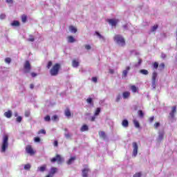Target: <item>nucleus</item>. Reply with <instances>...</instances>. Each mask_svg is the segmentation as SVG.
Here are the masks:
<instances>
[{
    "instance_id": "nucleus-1",
    "label": "nucleus",
    "mask_w": 177,
    "mask_h": 177,
    "mask_svg": "<svg viewBox=\"0 0 177 177\" xmlns=\"http://www.w3.org/2000/svg\"><path fill=\"white\" fill-rule=\"evenodd\" d=\"M62 68V65L59 63L55 64L50 70V74L52 77H56L59 75V71Z\"/></svg>"
},
{
    "instance_id": "nucleus-2",
    "label": "nucleus",
    "mask_w": 177,
    "mask_h": 177,
    "mask_svg": "<svg viewBox=\"0 0 177 177\" xmlns=\"http://www.w3.org/2000/svg\"><path fill=\"white\" fill-rule=\"evenodd\" d=\"M9 137L8 136V135H5L3 137V142H2V145H1V151L2 153H5V151H6V149H8V146H9Z\"/></svg>"
},
{
    "instance_id": "nucleus-3",
    "label": "nucleus",
    "mask_w": 177,
    "mask_h": 177,
    "mask_svg": "<svg viewBox=\"0 0 177 177\" xmlns=\"http://www.w3.org/2000/svg\"><path fill=\"white\" fill-rule=\"evenodd\" d=\"M114 41L117 42L119 45L122 46H125V39L122 37L120 35H116L114 37Z\"/></svg>"
},
{
    "instance_id": "nucleus-4",
    "label": "nucleus",
    "mask_w": 177,
    "mask_h": 177,
    "mask_svg": "<svg viewBox=\"0 0 177 177\" xmlns=\"http://www.w3.org/2000/svg\"><path fill=\"white\" fill-rule=\"evenodd\" d=\"M51 162H57V164H62L63 162L64 159L62 158V156L57 154L55 158H51Z\"/></svg>"
},
{
    "instance_id": "nucleus-5",
    "label": "nucleus",
    "mask_w": 177,
    "mask_h": 177,
    "mask_svg": "<svg viewBox=\"0 0 177 177\" xmlns=\"http://www.w3.org/2000/svg\"><path fill=\"white\" fill-rule=\"evenodd\" d=\"M24 68L26 73H28L31 72V64H30V61L27 60L25 62L24 65Z\"/></svg>"
},
{
    "instance_id": "nucleus-6",
    "label": "nucleus",
    "mask_w": 177,
    "mask_h": 177,
    "mask_svg": "<svg viewBox=\"0 0 177 177\" xmlns=\"http://www.w3.org/2000/svg\"><path fill=\"white\" fill-rule=\"evenodd\" d=\"M26 151L30 156H34L35 154V151L32 149L31 145H27L26 147Z\"/></svg>"
},
{
    "instance_id": "nucleus-7",
    "label": "nucleus",
    "mask_w": 177,
    "mask_h": 177,
    "mask_svg": "<svg viewBox=\"0 0 177 177\" xmlns=\"http://www.w3.org/2000/svg\"><path fill=\"white\" fill-rule=\"evenodd\" d=\"M157 73L153 72L152 74V87L156 88V83L157 82Z\"/></svg>"
},
{
    "instance_id": "nucleus-8",
    "label": "nucleus",
    "mask_w": 177,
    "mask_h": 177,
    "mask_svg": "<svg viewBox=\"0 0 177 177\" xmlns=\"http://www.w3.org/2000/svg\"><path fill=\"white\" fill-rule=\"evenodd\" d=\"M133 156L134 157H136V156H138V143L136 142H133Z\"/></svg>"
},
{
    "instance_id": "nucleus-9",
    "label": "nucleus",
    "mask_w": 177,
    "mask_h": 177,
    "mask_svg": "<svg viewBox=\"0 0 177 177\" xmlns=\"http://www.w3.org/2000/svg\"><path fill=\"white\" fill-rule=\"evenodd\" d=\"M108 23L111 24L112 27H115L117 26V24L118 23L119 20L118 19H107Z\"/></svg>"
},
{
    "instance_id": "nucleus-10",
    "label": "nucleus",
    "mask_w": 177,
    "mask_h": 177,
    "mask_svg": "<svg viewBox=\"0 0 177 177\" xmlns=\"http://www.w3.org/2000/svg\"><path fill=\"white\" fill-rule=\"evenodd\" d=\"M175 113H176V106H174L171 108V111L169 113L170 118H174Z\"/></svg>"
},
{
    "instance_id": "nucleus-11",
    "label": "nucleus",
    "mask_w": 177,
    "mask_h": 177,
    "mask_svg": "<svg viewBox=\"0 0 177 177\" xmlns=\"http://www.w3.org/2000/svg\"><path fill=\"white\" fill-rule=\"evenodd\" d=\"M57 172V168L52 167L48 176H50V177H53V175H55Z\"/></svg>"
},
{
    "instance_id": "nucleus-12",
    "label": "nucleus",
    "mask_w": 177,
    "mask_h": 177,
    "mask_svg": "<svg viewBox=\"0 0 177 177\" xmlns=\"http://www.w3.org/2000/svg\"><path fill=\"white\" fill-rule=\"evenodd\" d=\"M88 172H89L88 168H84L82 171V176L83 177H88Z\"/></svg>"
},
{
    "instance_id": "nucleus-13",
    "label": "nucleus",
    "mask_w": 177,
    "mask_h": 177,
    "mask_svg": "<svg viewBox=\"0 0 177 177\" xmlns=\"http://www.w3.org/2000/svg\"><path fill=\"white\" fill-rule=\"evenodd\" d=\"M129 70H131V67L127 66L126 67V70L123 71L122 77H124V78H126L127 75H128V71H129Z\"/></svg>"
},
{
    "instance_id": "nucleus-14",
    "label": "nucleus",
    "mask_w": 177,
    "mask_h": 177,
    "mask_svg": "<svg viewBox=\"0 0 177 177\" xmlns=\"http://www.w3.org/2000/svg\"><path fill=\"white\" fill-rule=\"evenodd\" d=\"M131 96V93L129 91H124L122 93V97L124 99H128Z\"/></svg>"
},
{
    "instance_id": "nucleus-15",
    "label": "nucleus",
    "mask_w": 177,
    "mask_h": 177,
    "mask_svg": "<svg viewBox=\"0 0 177 177\" xmlns=\"http://www.w3.org/2000/svg\"><path fill=\"white\" fill-rule=\"evenodd\" d=\"M164 135H165L164 131L159 133V136L158 138V142H162V139H164Z\"/></svg>"
},
{
    "instance_id": "nucleus-16",
    "label": "nucleus",
    "mask_w": 177,
    "mask_h": 177,
    "mask_svg": "<svg viewBox=\"0 0 177 177\" xmlns=\"http://www.w3.org/2000/svg\"><path fill=\"white\" fill-rule=\"evenodd\" d=\"M77 158L75 156L71 157L67 162L66 164H68V165H71L72 163L74 162V161H75V159Z\"/></svg>"
},
{
    "instance_id": "nucleus-17",
    "label": "nucleus",
    "mask_w": 177,
    "mask_h": 177,
    "mask_svg": "<svg viewBox=\"0 0 177 177\" xmlns=\"http://www.w3.org/2000/svg\"><path fill=\"white\" fill-rule=\"evenodd\" d=\"M88 129H89V127H88V125L84 124L81 127L80 131H81V132H85V131H88Z\"/></svg>"
},
{
    "instance_id": "nucleus-18",
    "label": "nucleus",
    "mask_w": 177,
    "mask_h": 177,
    "mask_svg": "<svg viewBox=\"0 0 177 177\" xmlns=\"http://www.w3.org/2000/svg\"><path fill=\"white\" fill-rule=\"evenodd\" d=\"M122 127H124V128H128V127L129 125V122H128V120H124L122 122Z\"/></svg>"
},
{
    "instance_id": "nucleus-19",
    "label": "nucleus",
    "mask_w": 177,
    "mask_h": 177,
    "mask_svg": "<svg viewBox=\"0 0 177 177\" xmlns=\"http://www.w3.org/2000/svg\"><path fill=\"white\" fill-rule=\"evenodd\" d=\"M4 115L7 118H10L12 117V111L8 110L7 112L4 113Z\"/></svg>"
},
{
    "instance_id": "nucleus-20",
    "label": "nucleus",
    "mask_w": 177,
    "mask_h": 177,
    "mask_svg": "<svg viewBox=\"0 0 177 177\" xmlns=\"http://www.w3.org/2000/svg\"><path fill=\"white\" fill-rule=\"evenodd\" d=\"M46 169V165H44L38 167V171H40V172H45Z\"/></svg>"
},
{
    "instance_id": "nucleus-21",
    "label": "nucleus",
    "mask_w": 177,
    "mask_h": 177,
    "mask_svg": "<svg viewBox=\"0 0 177 177\" xmlns=\"http://www.w3.org/2000/svg\"><path fill=\"white\" fill-rule=\"evenodd\" d=\"M72 66L73 67H78V66H80V62H78V61L73 59L72 62Z\"/></svg>"
},
{
    "instance_id": "nucleus-22",
    "label": "nucleus",
    "mask_w": 177,
    "mask_h": 177,
    "mask_svg": "<svg viewBox=\"0 0 177 177\" xmlns=\"http://www.w3.org/2000/svg\"><path fill=\"white\" fill-rule=\"evenodd\" d=\"M11 26L12 27H19L20 26V22H19V21H14L11 23Z\"/></svg>"
},
{
    "instance_id": "nucleus-23",
    "label": "nucleus",
    "mask_w": 177,
    "mask_h": 177,
    "mask_svg": "<svg viewBox=\"0 0 177 177\" xmlns=\"http://www.w3.org/2000/svg\"><path fill=\"white\" fill-rule=\"evenodd\" d=\"M140 74H142L143 75H149V71L146 69H141L140 70Z\"/></svg>"
},
{
    "instance_id": "nucleus-24",
    "label": "nucleus",
    "mask_w": 177,
    "mask_h": 177,
    "mask_svg": "<svg viewBox=\"0 0 177 177\" xmlns=\"http://www.w3.org/2000/svg\"><path fill=\"white\" fill-rule=\"evenodd\" d=\"M68 41L70 44H73V42H75V39L73 36H68Z\"/></svg>"
},
{
    "instance_id": "nucleus-25",
    "label": "nucleus",
    "mask_w": 177,
    "mask_h": 177,
    "mask_svg": "<svg viewBox=\"0 0 177 177\" xmlns=\"http://www.w3.org/2000/svg\"><path fill=\"white\" fill-rule=\"evenodd\" d=\"M69 31H71V32H77V28L73 26H69Z\"/></svg>"
},
{
    "instance_id": "nucleus-26",
    "label": "nucleus",
    "mask_w": 177,
    "mask_h": 177,
    "mask_svg": "<svg viewBox=\"0 0 177 177\" xmlns=\"http://www.w3.org/2000/svg\"><path fill=\"white\" fill-rule=\"evenodd\" d=\"M65 115L66 117H71V112L70 111V109L68 108H67L66 110H65Z\"/></svg>"
},
{
    "instance_id": "nucleus-27",
    "label": "nucleus",
    "mask_w": 177,
    "mask_h": 177,
    "mask_svg": "<svg viewBox=\"0 0 177 177\" xmlns=\"http://www.w3.org/2000/svg\"><path fill=\"white\" fill-rule=\"evenodd\" d=\"M133 124H134V127L136 128H140V124L139 123V122L136 120H133Z\"/></svg>"
},
{
    "instance_id": "nucleus-28",
    "label": "nucleus",
    "mask_w": 177,
    "mask_h": 177,
    "mask_svg": "<svg viewBox=\"0 0 177 177\" xmlns=\"http://www.w3.org/2000/svg\"><path fill=\"white\" fill-rule=\"evenodd\" d=\"M99 136L102 138V139H106V133H104V131H99Z\"/></svg>"
},
{
    "instance_id": "nucleus-29",
    "label": "nucleus",
    "mask_w": 177,
    "mask_h": 177,
    "mask_svg": "<svg viewBox=\"0 0 177 177\" xmlns=\"http://www.w3.org/2000/svg\"><path fill=\"white\" fill-rule=\"evenodd\" d=\"M131 89L132 92H133L134 93H136V92H138V88L136 87L135 85H132V86H131Z\"/></svg>"
},
{
    "instance_id": "nucleus-30",
    "label": "nucleus",
    "mask_w": 177,
    "mask_h": 177,
    "mask_svg": "<svg viewBox=\"0 0 177 177\" xmlns=\"http://www.w3.org/2000/svg\"><path fill=\"white\" fill-rule=\"evenodd\" d=\"M38 135H46V131H45V129H41L38 131L37 133Z\"/></svg>"
},
{
    "instance_id": "nucleus-31",
    "label": "nucleus",
    "mask_w": 177,
    "mask_h": 177,
    "mask_svg": "<svg viewBox=\"0 0 177 177\" xmlns=\"http://www.w3.org/2000/svg\"><path fill=\"white\" fill-rule=\"evenodd\" d=\"M100 111H101L100 108H97L95 111L94 115H95V116L99 115V114H100Z\"/></svg>"
},
{
    "instance_id": "nucleus-32",
    "label": "nucleus",
    "mask_w": 177,
    "mask_h": 177,
    "mask_svg": "<svg viewBox=\"0 0 177 177\" xmlns=\"http://www.w3.org/2000/svg\"><path fill=\"white\" fill-rule=\"evenodd\" d=\"M21 21L23 23H26V21H27V15H23L21 16Z\"/></svg>"
},
{
    "instance_id": "nucleus-33",
    "label": "nucleus",
    "mask_w": 177,
    "mask_h": 177,
    "mask_svg": "<svg viewBox=\"0 0 177 177\" xmlns=\"http://www.w3.org/2000/svg\"><path fill=\"white\" fill-rule=\"evenodd\" d=\"M31 169V165L30 164H26L24 166V169H26V171H28Z\"/></svg>"
},
{
    "instance_id": "nucleus-34",
    "label": "nucleus",
    "mask_w": 177,
    "mask_h": 177,
    "mask_svg": "<svg viewBox=\"0 0 177 177\" xmlns=\"http://www.w3.org/2000/svg\"><path fill=\"white\" fill-rule=\"evenodd\" d=\"M138 115L141 117V118H143V117H145V113H143V111L142 110L138 111Z\"/></svg>"
},
{
    "instance_id": "nucleus-35",
    "label": "nucleus",
    "mask_w": 177,
    "mask_h": 177,
    "mask_svg": "<svg viewBox=\"0 0 177 177\" xmlns=\"http://www.w3.org/2000/svg\"><path fill=\"white\" fill-rule=\"evenodd\" d=\"M53 64V63L52 62V61H49L47 64L46 68L49 70V68H50V67H52Z\"/></svg>"
},
{
    "instance_id": "nucleus-36",
    "label": "nucleus",
    "mask_w": 177,
    "mask_h": 177,
    "mask_svg": "<svg viewBox=\"0 0 177 177\" xmlns=\"http://www.w3.org/2000/svg\"><path fill=\"white\" fill-rule=\"evenodd\" d=\"M153 67L155 70H157V68H158V62H153Z\"/></svg>"
},
{
    "instance_id": "nucleus-37",
    "label": "nucleus",
    "mask_w": 177,
    "mask_h": 177,
    "mask_svg": "<svg viewBox=\"0 0 177 177\" xmlns=\"http://www.w3.org/2000/svg\"><path fill=\"white\" fill-rule=\"evenodd\" d=\"M44 120L46 122H49V121H50V116L49 115H47L45 118H44Z\"/></svg>"
},
{
    "instance_id": "nucleus-38",
    "label": "nucleus",
    "mask_w": 177,
    "mask_h": 177,
    "mask_svg": "<svg viewBox=\"0 0 177 177\" xmlns=\"http://www.w3.org/2000/svg\"><path fill=\"white\" fill-rule=\"evenodd\" d=\"M53 121H57V120H59V117H57V115H54L52 118H51Z\"/></svg>"
},
{
    "instance_id": "nucleus-39",
    "label": "nucleus",
    "mask_w": 177,
    "mask_h": 177,
    "mask_svg": "<svg viewBox=\"0 0 177 177\" xmlns=\"http://www.w3.org/2000/svg\"><path fill=\"white\" fill-rule=\"evenodd\" d=\"M120 100H121V95L120 94H118L116 97V99H115V102L117 103H118V102H120Z\"/></svg>"
},
{
    "instance_id": "nucleus-40",
    "label": "nucleus",
    "mask_w": 177,
    "mask_h": 177,
    "mask_svg": "<svg viewBox=\"0 0 177 177\" xmlns=\"http://www.w3.org/2000/svg\"><path fill=\"white\" fill-rule=\"evenodd\" d=\"M157 28H158V25H154L152 28H151V32H154V31H156V30H157Z\"/></svg>"
},
{
    "instance_id": "nucleus-41",
    "label": "nucleus",
    "mask_w": 177,
    "mask_h": 177,
    "mask_svg": "<svg viewBox=\"0 0 177 177\" xmlns=\"http://www.w3.org/2000/svg\"><path fill=\"white\" fill-rule=\"evenodd\" d=\"M159 68H160V70H164V68H165V64L161 63V64L159 65Z\"/></svg>"
},
{
    "instance_id": "nucleus-42",
    "label": "nucleus",
    "mask_w": 177,
    "mask_h": 177,
    "mask_svg": "<svg viewBox=\"0 0 177 177\" xmlns=\"http://www.w3.org/2000/svg\"><path fill=\"white\" fill-rule=\"evenodd\" d=\"M6 63H8V64H10V62H12V59L10 57H6L5 59Z\"/></svg>"
},
{
    "instance_id": "nucleus-43",
    "label": "nucleus",
    "mask_w": 177,
    "mask_h": 177,
    "mask_svg": "<svg viewBox=\"0 0 177 177\" xmlns=\"http://www.w3.org/2000/svg\"><path fill=\"white\" fill-rule=\"evenodd\" d=\"M34 140H35V142L36 143H38V142H41V138H39V137H35V138H34Z\"/></svg>"
},
{
    "instance_id": "nucleus-44",
    "label": "nucleus",
    "mask_w": 177,
    "mask_h": 177,
    "mask_svg": "<svg viewBox=\"0 0 177 177\" xmlns=\"http://www.w3.org/2000/svg\"><path fill=\"white\" fill-rule=\"evenodd\" d=\"M22 120H23V118H21V116H18L16 119V121L17 122H21Z\"/></svg>"
},
{
    "instance_id": "nucleus-45",
    "label": "nucleus",
    "mask_w": 177,
    "mask_h": 177,
    "mask_svg": "<svg viewBox=\"0 0 177 177\" xmlns=\"http://www.w3.org/2000/svg\"><path fill=\"white\" fill-rule=\"evenodd\" d=\"M96 35H97V37H99V38L102 39H104V37H103V36H102V35H100V33H99V32H95Z\"/></svg>"
},
{
    "instance_id": "nucleus-46",
    "label": "nucleus",
    "mask_w": 177,
    "mask_h": 177,
    "mask_svg": "<svg viewBox=\"0 0 177 177\" xmlns=\"http://www.w3.org/2000/svg\"><path fill=\"white\" fill-rule=\"evenodd\" d=\"M92 47H91V45L89 44H86L85 45V49H86V50H91Z\"/></svg>"
},
{
    "instance_id": "nucleus-47",
    "label": "nucleus",
    "mask_w": 177,
    "mask_h": 177,
    "mask_svg": "<svg viewBox=\"0 0 177 177\" xmlns=\"http://www.w3.org/2000/svg\"><path fill=\"white\" fill-rule=\"evenodd\" d=\"M6 17V15L5 14H1L0 15V19L1 20H3V19H5Z\"/></svg>"
},
{
    "instance_id": "nucleus-48",
    "label": "nucleus",
    "mask_w": 177,
    "mask_h": 177,
    "mask_svg": "<svg viewBox=\"0 0 177 177\" xmlns=\"http://www.w3.org/2000/svg\"><path fill=\"white\" fill-rule=\"evenodd\" d=\"M140 176H142V173H136L133 175V177H140Z\"/></svg>"
},
{
    "instance_id": "nucleus-49",
    "label": "nucleus",
    "mask_w": 177,
    "mask_h": 177,
    "mask_svg": "<svg viewBox=\"0 0 177 177\" xmlns=\"http://www.w3.org/2000/svg\"><path fill=\"white\" fill-rule=\"evenodd\" d=\"M158 127H160V122H157L154 124V128L156 129H157V128H158Z\"/></svg>"
},
{
    "instance_id": "nucleus-50",
    "label": "nucleus",
    "mask_w": 177,
    "mask_h": 177,
    "mask_svg": "<svg viewBox=\"0 0 177 177\" xmlns=\"http://www.w3.org/2000/svg\"><path fill=\"white\" fill-rule=\"evenodd\" d=\"M53 145L55 147H57V146H59V142L57 140H55Z\"/></svg>"
},
{
    "instance_id": "nucleus-51",
    "label": "nucleus",
    "mask_w": 177,
    "mask_h": 177,
    "mask_svg": "<svg viewBox=\"0 0 177 177\" xmlns=\"http://www.w3.org/2000/svg\"><path fill=\"white\" fill-rule=\"evenodd\" d=\"M65 137L66 138V139H70V138H71V134H70L69 133H65Z\"/></svg>"
},
{
    "instance_id": "nucleus-52",
    "label": "nucleus",
    "mask_w": 177,
    "mask_h": 177,
    "mask_svg": "<svg viewBox=\"0 0 177 177\" xmlns=\"http://www.w3.org/2000/svg\"><path fill=\"white\" fill-rule=\"evenodd\" d=\"M86 102L88 103V104H92V98H88Z\"/></svg>"
},
{
    "instance_id": "nucleus-53",
    "label": "nucleus",
    "mask_w": 177,
    "mask_h": 177,
    "mask_svg": "<svg viewBox=\"0 0 177 177\" xmlns=\"http://www.w3.org/2000/svg\"><path fill=\"white\" fill-rule=\"evenodd\" d=\"M92 82H97V77H92Z\"/></svg>"
},
{
    "instance_id": "nucleus-54",
    "label": "nucleus",
    "mask_w": 177,
    "mask_h": 177,
    "mask_svg": "<svg viewBox=\"0 0 177 177\" xmlns=\"http://www.w3.org/2000/svg\"><path fill=\"white\" fill-rule=\"evenodd\" d=\"M28 41H29V42H34V41H35V39H34V37H30L28 39Z\"/></svg>"
},
{
    "instance_id": "nucleus-55",
    "label": "nucleus",
    "mask_w": 177,
    "mask_h": 177,
    "mask_svg": "<svg viewBox=\"0 0 177 177\" xmlns=\"http://www.w3.org/2000/svg\"><path fill=\"white\" fill-rule=\"evenodd\" d=\"M30 75L32 77V78H35V77H37V73H35L34 72L31 73Z\"/></svg>"
},
{
    "instance_id": "nucleus-56",
    "label": "nucleus",
    "mask_w": 177,
    "mask_h": 177,
    "mask_svg": "<svg viewBox=\"0 0 177 177\" xmlns=\"http://www.w3.org/2000/svg\"><path fill=\"white\" fill-rule=\"evenodd\" d=\"M154 121V116L149 118V122H153Z\"/></svg>"
},
{
    "instance_id": "nucleus-57",
    "label": "nucleus",
    "mask_w": 177,
    "mask_h": 177,
    "mask_svg": "<svg viewBox=\"0 0 177 177\" xmlns=\"http://www.w3.org/2000/svg\"><path fill=\"white\" fill-rule=\"evenodd\" d=\"M25 116L30 117V112L29 111L25 112Z\"/></svg>"
},
{
    "instance_id": "nucleus-58",
    "label": "nucleus",
    "mask_w": 177,
    "mask_h": 177,
    "mask_svg": "<svg viewBox=\"0 0 177 177\" xmlns=\"http://www.w3.org/2000/svg\"><path fill=\"white\" fill-rule=\"evenodd\" d=\"M161 57H162V59H165V57H167V55L165 53H162Z\"/></svg>"
},
{
    "instance_id": "nucleus-59",
    "label": "nucleus",
    "mask_w": 177,
    "mask_h": 177,
    "mask_svg": "<svg viewBox=\"0 0 177 177\" xmlns=\"http://www.w3.org/2000/svg\"><path fill=\"white\" fill-rule=\"evenodd\" d=\"M7 3H13V0H6Z\"/></svg>"
},
{
    "instance_id": "nucleus-60",
    "label": "nucleus",
    "mask_w": 177,
    "mask_h": 177,
    "mask_svg": "<svg viewBox=\"0 0 177 177\" xmlns=\"http://www.w3.org/2000/svg\"><path fill=\"white\" fill-rule=\"evenodd\" d=\"M110 74H114V69H109Z\"/></svg>"
},
{
    "instance_id": "nucleus-61",
    "label": "nucleus",
    "mask_w": 177,
    "mask_h": 177,
    "mask_svg": "<svg viewBox=\"0 0 177 177\" xmlns=\"http://www.w3.org/2000/svg\"><path fill=\"white\" fill-rule=\"evenodd\" d=\"M142 64V59H138V65L140 66Z\"/></svg>"
},
{
    "instance_id": "nucleus-62",
    "label": "nucleus",
    "mask_w": 177,
    "mask_h": 177,
    "mask_svg": "<svg viewBox=\"0 0 177 177\" xmlns=\"http://www.w3.org/2000/svg\"><path fill=\"white\" fill-rule=\"evenodd\" d=\"M95 120H96V118L95 116H93L91 119V121L93 122L95 121Z\"/></svg>"
},
{
    "instance_id": "nucleus-63",
    "label": "nucleus",
    "mask_w": 177,
    "mask_h": 177,
    "mask_svg": "<svg viewBox=\"0 0 177 177\" xmlns=\"http://www.w3.org/2000/svg\"><path fill=\"white\" fill-rule=\"evenodd\" d=\"M30 89H34V84H31L30 85Z\"/></svg>"
},
{
    "instance_id": "nucleus-64",
    "label": "nucleus",
    "mask_w": 177,
    "mask_h": 177,
    "mask_svg": "<svg viewBox=\"0 0 177 177\" xmlns=\"http://www.w3.org/2000/svg\"><path fill=\"white\" fill-rule=\"evenodd\" d=\"M123 27H124V28H128V26H127V25H124Z\"/></svg>"
}]
</instances>
